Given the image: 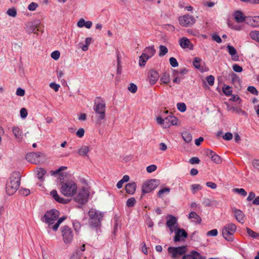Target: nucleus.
Instances as JSON below:
<instances>
[{"mask_svg":"<svg viewBox=\"0 0 259 259\" xmlns=\"http://www.w3.org/2000/svg\"><path fill=\"white\" fill-rule=\"evenodd\" d=\"M19 192L21 195L25 196H28L30 193V190L25 188L21 189Z\"/></svg>","mask_w":259,"mask_h":259,"instance_id":"obj_59","label":"nucleus"},{"mask_svg":"<svg viewBox=\"0 0 259 259\" xmlns=\"http://www.w3.org/2000/svg\"><path fill=\"white\" fill-rule=\"evenodd\" d=\"M168 253L170 254L171 257H177L186 252L185 246H181L178 247H169L168 248Z\"/></svg>","mask_w":259,"mask_h":259,"instance_id":"obj_11","label":"nucleus"},{"mask_svg":"<svg viewBox=\"0 0 259 259\" xmlns=\"http://www.w3.org/2000/svg\"><path fill=\"white\" fill-rule=\"evenodd\" d=\"M67 167L66 166H61L57 170L55 171H51L52 175H59L60 179H64L66 178L67 174L66 172H61V171L66 169Z\"/></svg>","mask_w":259,"mask_h":259,"instance_id":"obj_24","label":"nucleus"},{"mask_svg":"<svg viewBox=\"0 0 259 259\" xmlns=\"http://www.w3.org/2000/svg\"><path fill=\"white\" fill-rule=\"evenodd\" d=\"M136 184L135 182L128 183L125 186L126 192L130 194H133L136 190Z\"/></svg>","mask_w":259,"mask_h":259,"instance_id":"obj_27","label":"nucleus"},{"mask_svg":"<svg viewBox=\"0 0 259 259\" xmlns=\"http://www.w3.org/2000/svg\"><path fill=\"white\" fill-rule=\"evenodd\" d=\"M170 192V189L169 188H164L160 189L157 193V196L159 197H162L163 195L164 194H167Z\"/></svg>","mask_w":259,"mask_h":259,"instance_id":"obj_37","label":"nucleus"},{"mask_svg":"<svg viewBox=\"0 0 259 259\" xmlns=\"http://www.w3.org/2000/svg\"><path fill=\"white\" fill-rule=\"evenodd\" d=\"M223 139L225 140H231L233 138V135L231 133H227L223 137Z\"/></svg>","mask_w":259,"mask_h":259,"instance_id":"obj_64","label":"nucleus"},{"mask_svg":"<svg viewBox=\"0 0 259 259\" xmlns=\"http://www.w3.org/2000/svg\"><path fill=\"white\" fill-rule=\"evenodd\" d=\"M158 73L154 70H151L149 73V81L151 84H154L159 78Z\"/></svg>","mask_w":259,"mask_h":259,"instance_id":"obj_20","label":"nucleus"},{"mask_svg":"<svg viewBox=\"0 0 259 259\" xmlns=\"http://www.w3.org/2000/svg\"><path fill=\"white\" fill-rule=\"evenodd\" d=\"M249 36L252 39L259 42V31H251L249 33Z\"/></svg>","mask_w":259,"mask_h":259,"instance_id":"obj_32","label":"nucleus"},{"mask_svg":"<svg viewBox=\"0 0 259 259\" xmlns=\"http://www.w3.org/2000/svg\"><path fill=\"white\" fill-rule=\"evenodd\" d=\"M170 121H169V117H167L164 119V121L162 125L163 128L169 127L170 126Z\"/></svg>","mask_w":259,"mask_h":259,"instance_id":"obj_48","label":"nucleus"},{"mask_svg":"<svg viewBox=\"0 0 259 259\" xmlns=\"http://www.w3.org/2000/svg\"><path fill=\"white\" fill-rule=\"evenodd\" d=\"M28 115L27 111L25 108H22L20 110V116L21 118H25Z\"/></svg>","mask_w":259,"mask_h":259,"instance_id":"obj_60","label":"nucleus"},{"mask_svg":"<svg viewBox=\"0 0 259 259\" xmlns=\"http://www.w3.org/2000/svg\"><path fill=\"white\" fill-rule=\"evenodd\" d=\"M227 49L229 54L231 56L232 60L237 61L239 59V56L237 55L236 50L233 46L230 45H228Z\"/></svg>","mask_w":259,"mask_h":259,"instance_id":"obj_22","label":"nucleus"},{"mask_svg":"<svg viewBox=\"0 0 259 259\" xmlns=\"http://www.w3.org/2000/svg\"><path fill=\"white\" fill-rule=\"evenodd\" d=\"M89 216V224L92 227H97L101 224V220L103 217V214L94 209H90L88 212Z\"/></svg>","mask_w":259,"mask_h":259,"instance_id":"obj_5","label":"nucleus"},{"mask_svg":"<svg viewBox=\"0 0 259 259\" xmlns=\"http://www.w3.org/2000/svg\"><path fill=\"white\" fill-rule=\"evenodd\" d=\"M40 23L39 20H35L31 22H29L26 24V30L28 33H32L34 32L37 28L40 26Z\"/></svg>","mask_w":259,"mask_h":259,"instance_id":"obj_15","label":"nucleus"},{"mask_svg":"<svg viewBox=\"0 0 259 259\" xmlns=\"http://www.w3.org/2000/svg\"><path fill=\"white\" fill-rule=\"evenodd\" d=\"M168 52L167 48L163 45H160L159 46V56L160 57H163Z\"/></svg>","mask_w":259,"mask_h":259,"instance_id":"obj_33","label":"nucleus"},{"mask_svg":"<svg viewBox=\"0 0 259 259\" xmlns=\"http://www.w3.org/2000/svg\"><path fill=\"white\" fill-rule=\"evenodd\" d=\"M38 5L34 2H32L30 3L28 6V9L29 11H33L36 10V9L38 7Z\"/></svg>","mask_w":259,"mask_h":259,"instance_id":"obj_53","label":"nucleus"},{"mask_svg":"<svg viewBox=\"0 0 259 259\" xmlns=\"http://www.w3.org/2000/svg\"><path fill=\"white\" fill-rule=\"evenodd\" d=\"M76 184L72 181H63L60 183V192L66 197L73 196L77 191Z\"/></svg>","mask_w":259,"mask_h":259,"instance_id":"obj_3","label":"nucleus"},{"mask_svg":"<svg viewBox=\"0 0 259 259\" xmlns=\"http://www.w3.org/2000/svg\"><path fill=\"white\" fill-rule=\"evenodd\" d=\"M128 90L132 93H135L137 91V87L133 83H131L128 88Z\"/></svg>","mask_w":259,"mask_h":259,"instance_id":"obj_49","label":"nucleus"},{"mask_svg":"<svg viewBox=\"0 0 259 259\" xmlns=\"http://www.w3.org/2000/svg\"><path fill=\"white\" fill-rule=\"evenodd\" d=\"M169 63L170 65L173 67H176L178 66L179 64L176 58L171 57L169 59Z\"/></svg>","mask_w":259,"mask_h":259,"instance_id":"obj_50","label":"nucleus"},{"mask_svg":"<svg viewBox=\"0 0 259 259\" xmlns=\"http://www.w3.org/2000/svg\"><path fill=\"white\" fill-rule=\"evenodd\" d=\"M59 214L58 210L53 209L50 211H47L41 218V220L47 224L49 228L56 231L58 230L60 225L66 219L65 216L59 218Z\"/></svg>","mask_w":259,"mask_h":259,"instance_id":"obj_1","label":"nucleus"},{"mask_svg":"<svg viewBox=\"0 0 259 259\" xmlns=\"http://www.w3.org/2000/svg\"><path fill=\"white\" fill-rule=\"evenodd\" d=\"M7 14L12 17H15L17 15L16 9L14 8L9 9L7 10Z\"/></svg>","mask_w":259,"mask_h":259,"instance_id":"obj_41","label":"nucleus"},{"mask_svg":"<svg viewBox=\"0 0 259 259\" xmlns=\"http://www.w3.org/2000/svg\"><path fill=\"white\" fill-rule=\"evenodd\" d=\"M200 162L199 159L197 157H193L190 159L189 163L192 164H198Z\"/></svg>","mask_w":259,"mask_h":259,"instance_id":"obj_61","label":"nucleus"},{"mask_svg":"<svg viewBox=\"0 0 259 259\" xmlns=\"http://www.w3.org/2000/svg\"><path fill=\"white\" fill-rule=\"evenodd\" d=\"M16 95L19 96H23L25 94V90L21 88H19L17 89Z\"/></svg>","mask_w":259,"mask_h":259,"instance_id":"obj_62","label":"nucleus"},{"mask_svg":"<svg viewBox=\"0 0 259 259\" xmlns=\"http://www.w3.org/2000/svg\"><path fill=\"white\" fill-rule=\"evenodd\" d=\"M156 168H157L156 165H154V164H152V165H150L147 166L146 168V170L148 172L151 173V172L154 171L156 169Z\"/></svg>","mask_w":259,"mask_h":259,"instance_id":"obj_55","label":"nucleus"},{"mask_svg":"<svg viewBox=\"0 0 259 259\" xmlns=\"http://www.w3.org/2000/svg\"><path fill=\"white\" fill-rule=\"evenodd\" d=\"M13 133L16 139L20 140L21 139L22 132L20 129L17 126L13 127Z\"/></svg>","mask_w":259,"mask_h":259,"instance_id":"obj_31","label":"nucleus"},{"mask_svg":"<svg viewBox=\"0 0 259 259\" xmlns=\"http://www.w3.org/2000/svg\"><path fill=\"white\" fill-rule=\"evenodd\" d=\"M60 56V53L59 51H54L51 53V57L55 60H58Z\"/></svg>","mask_w":259,"mask_h":259,"instance_id":"obj_51","label":"nucleus"},{"mask_svg":"<svg viewBox=\"0 0 259 259\" xmlns=\"http://www.w3.org/2000/svg\"><path fill=\"white\" fill-rule=\"evenodd\" d=\"M247 90H248V91H249L250 93H251L253 95H257V94H258V91L253 86H249L247 88Z\"/></svg>","mask_w":259,"mask_h":259,"instance_id":"obj_56","label":"nucleus"},{"mask_svg":"<svg viewBox=\"0 0 259 259\" xmlns=\"http://www.w3.org/2000/svg\"><path fill=\"white\" fill-rule=\"evenodd\" d=\"M182 259H205V257L201 255L197 251H192L190 253L184 255Z\"/></svg>","mask_w":259,"mask_h":259,"instance_id":"obj_18","label":"nucleus"},{"mask_svg":"<svg viewBox=\"0 0 259 259\" xmlns=\"http://www.w3.org/2000/svg\"><path fill=\"white\" fill-rule=\"evenodd\" d=\"M223 91L225 95H228V96L230 95L231 94V93H232L231 89L228 85L225 86L223 88Z\"/></svg>","mask_w":259,"mask_h":259,"instance_id":"obj_52","label":"nucleus"},{"mask_svg":"<svg viewBox=\"0 0 259 259\" xmlns=\"http://www.w3.org/2000/svg\"><path fill=\"white\" fill-rule=\"evenodd\" d=\"M155 51L153 46L147 47L144 50L142 55L150 58L154 55Z\"/></svg>","mask_w":259,"mask_h":259,"instance_id":"obj_21","label":"nucleus"},{"mask_svg":"<svg viewBox=\"0 0 259 259\" xmlns=\"http://www.w3.org/2000/svg\"><path fill=\"white\" fill-rule=\"evenodd\" d=\"M230 77L231 78L232 82L234 83L235 82H238L239 81V77L237 75L235 74L233 72H231V73L230 74Z\"/></svg>","mask_w":259,"mask_h":259,"instance_id":"obj_45","label":"nucleus"},{"mask_svg":"<svg viewBox=\"0 0 259 259\" xmlns=\"http://www.w3.org/2000/svg\"><path fill=\"white\" fill-rule=\"evenodd\" d=\"M177 108L180 111L184 112L186 110L187 107L184 103H179L177 104Z\"/></svg>","mask_w":259,"mask_h":259,"instance_id":"obj_43","label":"nucleus"},{"mask_svg":"<svg viewBox=\"0 0 259 259\" xmlns=\"http://www.w3.org/2000/svg\"><path fill=\"white\" fill-rule=\"evenodd\" d=\"M50 87L54 90V91L55 92H58L59 89V88L60 87V85L58 84H57L55 82H51L50 84Z\"/></svg>","mask_w":259,"mask_h":259,"instance_id":"obj_58","label":"nucleus"},{"mask_svg":"<svg viewBox=\"0 0 259 259\" xmlns=\"http://www.w3.org/2000/svg\"><path fill=\"white\" fill-rule=\"evenodd\" d=\"M205 154L207 157L211 158V160L216 164H220L222 161L221 157L210 150H206Z\"/></svg>","mask_w":259,"mask_h":259,"instance_id":"obj_13","label":"nucleus"},{"mask_svg":"<svg viewBox=\"0 0 259 259\" xmlns=\"http://www.w3.org/2000/svg\"><path fill=\"white\" fill-rule=\"evenodd\" d=\"M45 173L46 170L44 168H39L37 169L36 175L38 179L41 180L42 179Z\"/></svg>","mask_w":259,"mask_h":259,"instance_id":"obj_35","label":"nucleus"},{"mask_svg":"<svg viewBox=\"0 0 259 259\" xmlns=\"http://www.w3.org/2000/svg\"><path fill=\"white\" fill-rule=\"evenodd\" d=\"M21 177V174L18 171H14L11 174L6 187V192L8 195H13L18 189L20 184Z\"/></svg>","mask_w":259,"mask_h":259,"instance_id":"obj_2","label":"nucleus"},{"mask_svg":"<svg viewBox=\"0 0 259 259\" xmlns=\"http://www.w3.org/2000/svg\"><path fill=\"white\" fill-rule=\"evenodd\" d=\"M180 45L183 49L189 48L191 49L192 48V45L190 41L185 37L180 40Z\"/></svg>","mask_w":259,"mask_h":259,"instance_id":"obj_25","label":"nucleus"},{"mask_svg":"<svg viewBox=\"0 0 259 259\" xmlns=\"http://www.w3.org/2000/svg\"><path fill=\"white\" fill-rule=\"evenodd\" d=\"M136 202V199L134 197H132L127 200L126 205L128 207H132L135 205Z\"/></svg>","mask_w":259,"mask_h":259,"instance_id":"obj_42","label":"nucleus"},{"mask_svg":"<svg viewBox=\"0 0 259 259\" xmlns=\"http://www.w3.org/2000/svg\"><path fill=\"white\" fill-rule=\"evenodd\" d=\"M160 81L164 84L168 83L170 81V78L168 74L166 73H163L160 78Z\"/></svg>","mask_w":259,"mask_h":259,"instance_id":"obj_38","label":"nucleus"},{"mask_svg":"<svg viewBox=\"0 0 259 259\" xmlns=\"http://www.w3.org/2000/svg\"><path fill=\"white\" fill-rule=\"evenodd\" d=\"M50 194L56 201L64 204L66 203V200L60 197L58 194V193L56 190H52L50 192Z\"/></svg>","mask_w":259,"mask_h":259,"instance_id":"obj_26","label":"nucleus"},{"mask_svg":"<svg viewBox=\"0 0 259 259\" xmlns=\"http://www.w3.org/2000/svg\"><path fill=\"white\" fill-rule=\"evenodd\" d=\"M84 134V130L83 128H80L76 132V136L79 138H82Z\"/></svg>","mask_w":259,"mask_h":259,"instance_id":"obj_63","label":"nucleus"},{"mask_svg":"<svg viewBox=\"0 0 259 259\" xmlns=\"http://www.w3.org/2000/svg\"><path fill=\"white\" fill-rule=\"evenodd\" d=\"M234 17L235 21L238 23H241L244 21L246 22V18L248 17H245L243 13L240 11H237L235 12L234 14Z\"/></svg>","mask_w":259,"mask_h":259,"instance_id":"obj_23","label":"nucleus"},{"mask_svg":"<svg viewBox=\"0 0 259 259\" xmlns=\"http://www.w3.org/2000/svg\"><path fill=\"white\" fill-rule=\"evenodd\" d=\"M89 152V148L87 146H82L78 151V153L80 156H87Z\"/></svg>","mask_w":259,"mask_h":259,"instance_id":"obj_29","label":"nucleus"},{"mask_svg":"<svg viewBox=\"0 0 259 259\" xmlns=\"http://www.w3.org/2000/svg\"><path fill=\"white\" fill-rule=\"evenodd\" d=\"M88 199V193L84 189L79 191V193L75 198V201L80 204H84L86 203Z\"/></svg>","mask_w":259,"mask_h":259,"instance_id":"obj_12","label":"nucleus"},{"mask_svg":"<svg viewBox=\"0 0 259 259\" xmlns=\"http://www.w3.org/2000/svg\"><path fill=\"white\" fill-rule=\"evenodd\" d=\"M41 153L39 152L28 153L26 156V159L31 163H35L37 159L41 156Z\"/></svg>","mask_w":259,"mask_h":259,"instance_id":"obj_17","label":"nucleus"},{"mask_svg":"<svg viewBox=\"0 0 259 259\" xmlns=\"http://www.w3.org/2000/svg\"><path fill=\"white\" fill-rule=\"evenodd\" d=\"M167 227L169 228L170 233H172L174 231H176L178 228V220L175 216L168 214L166 217Z\"/></svg>","mask_w":259,"mask_h":259,"instance_id":"obj_10","label":"nucleus"},{"mask_svg":"<svg viewBox=\"0 0 259 259\" xmlns=\"http://www.w3.org/2000/svg\"><path fill=\"white\" fill-rule=\"evenodd\" d=\"M174 232H175V242L180 241L181 240H183V238L187 237L188 234L187 232L183 229L177 228L176 231H174Z\"/></svg>","mask_w":259,"mask_h":259,"instance_id":"obj_16","label":"nucleus"},{"mask_svg":"<svg viewBox=\"0 0 259 259\" xmlns=\"http://www.w3.org/2000/svg\"><path fill=\"white\" fill-rule=\"evenodd\" d=\"M82 253L80 251H76L70 257V259H80Z\"/></svg>","mask_w":259,"mask_h":259,"instance_id":"obj_47","label":"nucleus"},{"mask_svg":"<svg viewBox=\"0 0 259 259\" xmlns=\"http://www.w3.org/2000/svg\"><path fill=\"white\" fill-rule=\"evenodd\" d=\"M183 139L186 143H190L192 140L191 134L188 132H184L182 134Z\"/></svg>","mask_w":259,"mask_h":259,"instance_id":"obj_30","label":"nucleus"},{"mask_svg":"<svg viewBox=\"0 0 259 259\" xmlns=\"http://www.w3.org/2000/svg\"><path fill=\"white\" fill-rule=\"evenodd\" d=\"M203 203L205 206H209L214 204H217V203H218V202L216 200H211L210 199H209L208 198H204L203 200Z\"/></svg>","mask_w":259,"mask_h":259,"instance_id":"obj_34","label":"nucleus"},{"mask_svg":"<svg viewBox=\"0 0 259 259\" xmlns=\"http://www.w3.org/2000/svg\"><path fill=\"white\" fill-rule=\"evenodd\" d=\"M179 21L181 26L190 27L195 23L196 20L192 15H185L179 18Z\"/></svg>","mask_w":259,"mask_h":259,"instance_id":"obj_8","label":"nucleus"},{"mask_svg":"<svg viewBox=\"0 0 259 259\" xmlns=\"http://www.w3.org/2000/svg\"><path fill=\"white\" fill-rule=\"evenodd\" d=\"M232 211L234 213L236 220L240 223L243 224L244 223L245 215L243 212L239 209L235 207L232 208Z\"/></svg>","mask_w":259,"mask_h":259,"instance_id":"obj_14","label":"nucleus"},{"mask_svg":"<svg viewBox=\"0 0 259 259\" xmlns=\"http://www.w3.org/2000/svg\"><path fill=\"white\" fill-rule=\"evenodd\" d=\"M105 102L101 100L98 102H96L94 106V110L96 114H98L96 117V123L100 124L101 121L104 120L105 118Z\"/></svg>","mask_w":259,"mask_h":259,"instance_id":"obj_4","label":"nucleus"},{"mask_svg":"<svg viewBox=\"0 0 259 259\" xmlns=\"http://www.w3.org/2000/svg\"><path fill=\"white\" fill-rule=\"evenodd\" d=\"M62 235L64 243H70L73 238V233L70 228L67 226H64L62 228Z\"/></svg>","mask_w":259,"mask_h":259,"instance_id":"obj_9","label":"nucleus"},{"mask_svg":"<svg viewBox=\"0 0 259 259\" xmlns=\"http://www.w3.org/2000/svg\"><path fill=\"white\" fill-rule=\"evenodd\" d=\"M191 190L193 194H195L197 191L202 189L201 186L199 184H193L191 186Z\"/></svg>","mask_w":259,"mask_h":259,"instance_id":"obj_44","label":"nucleus"},{"mask_svg":"<svg viewBox=\"0 0 259 259\" xmlns=\"http://www.w3.org/2000/svg\"><path fill=\"white\" fill-rule=\"evenodd\" d=\"M233 69L236 72H241L242 71L243 69L242 67L240 66L237 64H235L232 66Z\"/></svg>","mask_w":259,"mask_h":259,"instance_id":"obj_57","label":"nucleus"},{"mask_svg":"<svg viewBox=\"0 0 259 259\" xmlns=\"http://www.w3.org/2000/svg\"><path fill=\"white\" fill-rule=\"evenodd\" d=\"M159 184V181L156 179H151L147 181L142 186V191L143 194L150 192L156 188Z\"/></svg>","mask_w":259,"mask_h":259,"instance_id":"obj_7","label":"nucleus"},{"mask_svg":"<svg viewBox=\"0 0 259 259\" xmlns=\"http://www.w3.org/2000/svg\"><path fill=\"white\" fill-rule=\"evenodd\" d=\"M149 59V58L148 57L145 56L142 54V55L140 57V58H139V65L141 67L145 66L147 61Z\"/></svg>","mask_w":259,"mask_h":259,"instance_id":"obj_36","label":"nucleus"},{"mask_svg":"<svg viewBox=\"0 0 259 259\" xmlns=\"http://www.w3.org/2000/svg\"><path fill=\"white\" fill-rule=\"evenodd\" d=\"M189 219H191L192 221L197 223H200L201 219L195 212L191 211L189 215Z\"/></svg>","mask_w":259,"mask_h":259,"instance_id":"obj_28","label":"nucleus"},{"mask_svg":"<svg viewBox=\"0 0 259 259\" xmlns=\"http://www.w3.org/2000/svg\"><path fill=\"white\" fill-rule=\"evenodd\" d=\"M201 62V59L198 57H195L193 62V64L194 66L196 68H199L200 67V63Z\"/></svg>","mask_w":259,"mask_h":259,"instance_id":"obj_46","label":"nucleus"},{"mask_svg":"<svg viewBox=\"0 0 259 259\" xmlns=\"http://www.w3.org/2000/svg\"><path fill=\"white\" fill-rule=\"evenodd\" d=\"M246 231L248 235L253 238H257L259 236L258 233L254 232L248 228H246Z\"/></svg>","mask_w":259,"mask_h":259,"instance_id":"obj_40","label":"nucleus"},{"mask_svg":"<svg viewBox=\"0 0 259 259\" xmlns=\"http://www.w3.org/2000/svg\"><path fill=\"white\" fill-rule=\"evenodd\" d=\"M236 231V225L233 223H229L223 228L222 235L226 240L231 241L233 240V235Z\"/></svg>","mask_w":259,"mask_h":259,"instance_id":"obj_6","label":"nucleus"},{"mask_svg":"<svg viewBox=\"0 0 259 259\" xmlns=\"http://www.w3.org/2000/svg\"><path fill=\"white\" fill-rule=\"evenodd\" d=\"M233 192L236 193H238L243 196H245L247 195V192L243 188H234L233 189Z\"/></svg>","mask_w":259,"mask_h":259,"instance_id":"obj_39","label":"nucleus"},{"mask_svg":"<svg viewBox=\"0 0 259 259\" xmlns=\"http://www.w3.org/2000/svg\"><path fill=\"white\" fill-rule=\"evenodd\" d=\"M246 23L252 27H259V16L248 17Z\"/></svg>","mask_w":259,"mask_h":259,"instance_id":"obj_19","label":"nucleus"},{"mask_svg":"<svg viewBox=\"0 0 259 259\" xmlns=\"http://www.w3.org/2000/svg\"><path fill=\"white\" fill-rule=\"evenodd\" d=\"M207 82L210 85H212L214 82V77L212 75H209L206 78Z\"/></svg>","mask_w":259,"mask_h":259,"instance_id":"obj_54","label":"nucleus"}]
</instances>
